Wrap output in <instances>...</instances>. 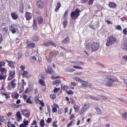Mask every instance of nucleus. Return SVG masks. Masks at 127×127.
Segmentation results:
<instances>
[{"label": "nucleus", "mask_w": 127, "mask_h": 127, "mask_svg": "<svg viewBox=\"0 0 127 127\" xmlns=\"http://www.w3.org/2000/svg\"><path fill=\"white\" fill-rule=\"evenodd\" d=\"M73 79L77 81H80V82L81 80H82L80 78H77L76 77H74L73 78Z\"/></svg>", "instance_id": "a18cd8bd"}, {"label": "nucleus", "mask_w": 127, "mask_h": 127, "mask_svg": "<svg viewBox=\"0 0 127 127\" xmlns=\"http://www.w3.org/2000/svg\"><path fill=\"white\" fill-rule=\"evenodd\" d=\"M20 127H26V126H25L24 124H21L19 126Z\"/></svg>", "instance_id": "774afa93"}, {"label": "nucleus", "mask_w": 127, "mask_h": 127, "mask_svg": "<svg viewBox=\"0 0 127 127\" xmlns=\"http://www.w3.org/2000/svg\"><path fill=\"white\" fill-rule=\"evenodd\" d=\"M49 43L50 44L53 46L56 47V45L51 40L49 41Z\"/></svg>", "instance_id": "72a5a7b5"}, {"label": "nucleus", "mask_w": 127, "mask_h": 127, "mask_svg": "<svg viewBox=\"0 0 127 127\" xmlns=\"http://www.w3.org/2000/svg\"><path fill=\"white\" fill-rule=\"evenodd\" d=\"M31 47L34 48L35 47V44L34 43H31Z\"/></svg>", "instance_id": "bf43d9fd"}, {"label": "nucleus", "mask_w": 127, "mask_h": 127, "mask_svg": "<svg viewBox=\"0 0 127 127\" xmlns=\"http://www.w3.org/2000/svg\"><path fill=\"white\" fill-rule=\"evenodd\" d=\"M18 58H21L22 55V53L20 52H19L18 53Z\"/></svg>", "instance_id": "5fc2aeb1"}, {"label": "nucleus", "mask_w": 127, "mask_h": 127, "mask_svg": "<svg viewBox=\"0 0 127 127\" xmlns=\"http://www.w3.org/2000/svg\"><path fill=\"white\" fill-rule=\"evenodd\" d=\"M116 29L119 31H121L122 29L121 27L119 25H117L116 27Z\"/></svg>", "instance_id": "c9c22d12"}, {"label": "nucleus", "mask_w": 127, "mask_h": 127, "mask_svg": "<svg viewBox=\"0 0 127 127\" xmlns=\"http://www.w3.org/2000/svg\"><path fill=\"white\" fill-rule=\"evenodd\" d=\"M108 5L110 7L112 8H115L117 7V5L116 4L111 2H109Z\"/></svg>", "instance_id": "2eb2a0df"}, {"label": "nucleus", "mask_w": 127, "mask_h": 127, "mask_svg": "<svg viewBox=\"0 0 127 127\" xmlns=\"http://www.w3.org/2000/svg\"><path fill=\"white\" fill-rule=\"evenodd\" d=\"M66 93L69 95H72L73 94V92L71 90H69L66 92Z\"/></svg>", "instance_id": "79ce46f5"}, {"label": "nucleus", "mask_w": 127, "mask_h": 127, "mask_svg": "<svg viewBox=\"0 0 127 127\" xmlns=\"http://www.w3.org/2000/svg\"><path fill=\"white\" fill-rule=\"evenodd\" d=\"M0 71L1 72V74H5L6 75V73L7 72L6 68L3 67L1 68L0 69Z\"/></svg>", "instance_id": "aec40b11"}, {"label": "nucleus", "mask_w": 127, "mask_h": 127, "mask_svg": "<svg viewBox=\"0 0 127 127\" xmlns=\"http://www.w3.org/2000/svg\"><path fill=\"white\" fill-rule=\"evenodd\" d=\"M79 10L77 8L75 9V11L72 12L70 15L71 18L73 19H76L79 15Z\"/></svg>", "instance_id": "7ed1b4c3"}, {"label": "nucleus", "mask_w": 127, "mask_h": 127, "mask_svg": "<svg viewBox=\"0 0 127 127\" xmlns=\"http://www.w3.org/2000/svg\"><path fill=\"white\" fill-rule=\"evenodd\" d=\"M123 33L124 34H126L127 33V30L126 29H124L123 31Z\"/></svg>", "instance_id": "69168bd1"}, {"label": "nucleus", "mask_w": 127, "mask_h": 127, "mask_svg": "<svg viewBox=\"0 0 127 127\" xmlns=\"http://www.w3.org/2000/svg\"><path fill=\"white\" fill-rule=\"evenodd\" d=\"M73 123V121H71L69 123H68V124L67 125V127H70L71 125L72 124V123Z\"/></svg>", "instance_id": "e2e57ef3"}, {"label": "nucleus", "mask_w": 127, "mask_h": 127, "mask_svg": "<svg viewBox=\"0 0 127 127\" xmlns=\"http://www.w3.org/2000/svg\"><path fill=\"white\" fill-rule=\"evenodd\" d=\"M26 102L27 103H29L30 104H31L32 103V101L31 100L30 98H28L26 100Z\"/></svg>", "instance_id": "de8ad7c7"}, {"label": "nucleus", "mask_w": 127, "mask_h": 127, "mask_svg": "<svg viewBox=\"0 0 127 127\" xmlns=\"http://www.w3.org/2000/svg\"><path fill=\"white\" fill-rule=\"evenodd\" d=\"M22 114L27 118H29L30 115V113L28 110L23 109L21 110Z\"/></svg>", "instance_id": "423d86ee"}, {"label": "nucleus", "mask_w": 127, "mask_h": 127, "mask_svg": "<svg viewBox=\"0 0 127 127\" xmlns=\"http://www.w3.org/2000/svg\"><path fill=\"white\" fill-rule=\"evenodd\" d=\"M37 19L38 23L39 24H41L43 22V19L41 16H39L37 17Z\"/></svg>", "instance_id": "ddd939ff"}, {"label": "nucleus", "mask_w": 127, "mask_h": 127, "mask_svg": "<svg viewBox=\"0 0 127 127\" xmlns=\"http://www.w3.org/2000/svg\"><path fill=\"white\" fill-rule=\"evenodd\" d=\"M16 116L20 120H21L22 119V117L20 112H18L16 114Z\"/></svg>", "instance_id": "b1692460"}, {"label": "nucleus", "mask_w": 127, "mask_h": 127, "mask_svg": "<svg viewBox=\"0 0 127 127\" xmlns=\"http://www.w3.org/2000/svg\"><path fill=\"white\" fill-rule=\"evenodd\" d=\"M89 97H90L91 98L93 99V100H98L97 98L96 97L94 96H91V95H90Z\"/></svg>", "instance_id": "e433bc0d"}, {"label": "nucleus", "mask_w": 127, "mask_h": 127, "mask_svg": "<svg viewBox=\"0 0 127 127\" xmlns=\"http://www.w3.org/2000/svg\"><path fill=\"white\" fill-rule=\"evenodd\" d=\"M56 122H57L55 121V122H54L53 123V125L55 127H58V125H57V124H56Z\"/></svg>", "instance_id": "338daca9"}, {"label": "nucleus", "mask_w": 127, "mask_h": 127, "mask_svg": "<svg viewBox=\"0 0 127 127\" xmlns=\"http://www.w3.org/2000/svg\"><path fill=\"white\" fill-rule=\"evenodd\" d=\"M41 45H42V46L46 47H48L49 46V44L47 42H45L42 44Z\"/></svg>", "instance_id": "4c0bfd02"}, {"label": "nucleus", "mask_w": 127, "mask_h": 127, "mask_svg": "<svg viewBox=\"0 0 127 127\" xmlns=\"http://www.w3.org/2000/svg\"><path fill=\"white\" fill-rule=\"evenodd\" d=\"M122 118L123 119L127 120V113H123L122 115Z\"/></svg>", "instance_id": "4be33fe9"}, {"label": "nucleus", "mask_w": 127, "mask_h": 127, "mask_svg": "<svg viewBox=\"0 0 127 127\" xmlns=\"http://www.w3.org/2000/svg\"><path fill=\"white\" fill-rule=\"evenodd\" d=\"M27 74V72L25 71H24V73L22 74V75L23 76V77H28V76H26V75Z\"/></svg>", "instance_id": "f704fd0d"}, {"label": "nucleus", "mask_w": 127, "mask_h": 127, "mask_svg": "<svg viewBox=\"0 0 127 127\" xmlns=\"http://www.w3.org/2000/svg\"><path fill=\"white\" fill-rule=\"evenodd\" d=\"M89 27L95 30V27L94 25H93L91 24L90 25Z\"/></svg>", "instance_id": "864d4df0"}, {"label": "nucleus", "mask_w": 127, "mask_h": 127, "mask_svg": "<svg viewBox=\"0 0 127 127\" xmlns=\"http://www.w3.org/2000/svg\"><path fill=\"white\" fill-rule=\"evenodd\" d=\"M40 124L41 126H44L45 125L44 121V120H41L40 122Z\"/></svg>", "instance_id": "ea45409f"}, {"label": "nucleus", "mask_w": 127, "mask_h": 127, "mask_svg": "<svg viewBox=\"0 0 127 127\" xmlns=\"http://www.w3.org/2000/svg\"><path fill=\"white\" fill-rule=\"evenodd\" d=\"M71 63H73L75 64H76L78 65H84V63L82 62H79V61H77V62H73L72 61L71 62Z\"/></svg>", "instance_id": "a211bd4d"}, {"label": "nucleus", "mask_w": 127, "mask_h": 127, "mask_svg": "<svg viewBox=\"0 0 127 127\" xmlns=\"http://www.w3.org/2000/svg\"><path fill=\"white\" fill-rule=\"evenodd\" d=\"M3 31L5 32H7L8 31V28H4L3 29Z\"/></svg>", "instance_id": "052dcab7"}, {"label": "nucleus", "mask_w": 127, "mask_h": 127, "mask_svg": "<svg viewBox=\"0 0 127 127\" xmlns=\"http://www.w3.org/2000/svg\"><path fill=\"white\" fill-rule=\"evenodd\" d=\"M11 17L14 20L17 19L18 17V14L15 12L11 13Z\"/></svg>", "instance_id": "1a4fd4ad"}, {"label": "nucleus", "mask_w": 127, "mask_h": 127, "mask_svg": "<svg viewBox=\"0 0 127 127\" xmlns=\"http://www.w3.org/2000/svg\"><path fill=\"white\" fill-rule=\"evenodd\" d=\"M50 96L51 98L53 99H55L56 98V96L55 95H52Z\"/></svg>", "instance_id": "4d7b16f0"}, {"label": "nucleus", "mask_w": 127, "mask_h": 127, "mask_svg": "<svg viewBox=\"0 0 127 127\" xmlns=\"http://www.w3.org/2000/svg\"><path fill=\"white\" fill-rule=\"evenodd\" d=\"M15 71L13 72L11 71L9 73L10 75L8 79V80H11L13 76L15 75Z\"/></svg>", "instance_id": "9d476101"}, {"label": "nucleus", "mask_w": 127, "mask_h": 127, "mask_svg": "<svg viewBox=\"0 0 127 127\" xmlns=\"http://www.w3.org/2000/svg\"><path fill=\"white\" fill-rule=\"evenodd\" d=\"M19 96V95L17 93L14 96V98L15 99H17L18 98Z\"/></svg>", "instance_id": "09e8293b"}, {"label": "nucleus", "mask_w": 127, "mask_h": 127, "mask_svg": "<svg viewBox=\"0 0 127 127\" xmlns=\"http://www.w3.org/2000/svg\"><path fill=\"white\" fill-rule=\"evenodd\" d=\"M23 123H24V124H25V126H26V125H28L29 122L28 121H23Z\"/></svg>", "instance_id": "6e6d98bb"}, {"label": "nucleus", "mask_w": 127, "mask_h": 127, "mask_svg": "<svg viewBox=\"0 0 127 127\" xmlns=\"http://www.w3.org/2000/svg\"><path fill=\"white\" fill-rule=\"evenodd\" d=\"M16 81V80H12L10 82V83L11 84V85L12 86V88L13 89H14L16 85V84L15 83V82Z\"/></svg>", "instance_id": "5701e85b"}, {"label": "nucleus", "mask_w": 127, "mask_h": 127, "mask_svg": "<svg viewBox=\"0 0 127 127\" xmlns=\"http://www.w3.org/2000/svg\"><path fill=\"white\" fill-rule=\"evenodd\" d=\"M46 73H48L49 74H51L53 72V70L51 68L48 66L47 67V70L46 71Z\"/></svg>", "instance_id": "412c9836"}, {"label": "nucleus", "mask_w": 127, "mask_h": 127, "mask_svg": "<svg viewBox=\"0 0 127 127\" xmlns=\"http://www.w3.org/2000/svg\"><path fill=\"white\" fill-rule=\"evenodd\" d=\"M73 67L75 68H79V69H82V68L81 67H79L77 66H73Z\"/></svg>", "instance_id": "8fccbe9b"}, {"label": "nucleus", "mask_w": 127, "mask_h": 127, "mask_svg": "<svg viewBox=\"0 0 127 127\" xmlns=\"http://www.w3.org/2000/svg\"><path fill=\"white\" fill-rule=\"evenodd\" d=\"M39 83L40 84H41L43 86L45 85V84H44V82L43 80L40 79L39 80Z\"/></svg>", "instance_id": "473e14b6"}, {"label": "nucleus", "mask_w": 127, "mask_h": 127, "mask_svg": "<svg viewBox=\"0 0 127 127\" xmlns=\"http://www.w3.org/2000/svg\"><path fill=\"white\" fill-rule=\"evenodd\" d=\"M6 61L8 63V65L10 66V67H11L12 68L14 67V64L15 63V62H13L12 61H9L7 60H6Z\"/></svg>", "instance_id": "4468645a"}, {"label": "nucleus", "mask_w": 127, "mask_h": 127, "mask_svg": "<svg viewBox=\"0 0 127 127\" xmlns=\"http://www.w3.org/2000/svg\"><path fill=\"white\" fill-rule=\"evenodd\" d=\"M57 109L56 107H54L52 109V112H57Z\"/></svg>", "instance_id": "3c124183"}, {"label": "nucleus", "mask_w": 127, "mask_h": 127, "mask_svg": "<svg viewBox=\"0 0 127 127\" xmlns=\"http://www.w3.org/2000/svg\"><path fill=\"white\" fill-rule=\"evenodd\" d=\"M89 104L87 103H85L84 104V106H83V107H84V108H86V109L87 110V109L89 108Z\"/></svg>", "instance_id": "2f4dec72"}, {"label": "nucleus", "mask_w": 127, "mask_h": 127, "mask_svg": "<svg viewBox=\"0 0 127 127\" xmlns=\"http://www.w3.org/2000/svg\"><path fill=\"white\" fill-rule=\"evenodd\" d=\"M0 64L2 66H4L5 64V63L4 62H0Z\"/></svg>", "instance_id": "680f3d73"}, {"label": "nucleus", "mask_w": 127, "mask_h": 127, "mask_svg": "<svg viewBox=\"0 0 127 127\" xmlns=\"http://www.w3.org/2000/svg\"><path fill=\"white\" fill-rule=\"evenodd\" d=\"M80 82L82 83V85L83 87H91L92 86L91 84H88L87 81H84L82 80H81Z\"/></svg>", "instance_id": "6e6552de"}, {"label": "nucleus", "mask_w": 127, "mask_h": 127, "mask_svg": "<svg viewBox=\"0 0 127 127\" xmlns=\"http://www.w3.org/2000/svg\"><path fill=\"white\" fill-rule=\"evenodd\" d=\"M32 40L34 41H37L39 40V39L37 36H35L32 37Z\"/></svg>", "instance_id": "7c9ffc66"}, {"label": "nucleus", "mask_w": 127, "mask_h": 127, "mask_svg": "<svg viewBox=\"0 0 127 127\" xmlns=\"http://www.w3.org/2000/svg\"><path fill=\"white\" fill-rule=\"evenodd\" d=\"M86 110H87L86 109V108H84V107H83L82 108L80 112V115H82L83 114L84 112L86 111Z\"/></svg>", "instance_id": "bb28decb"}, {"label": "nucleus", "mask_w": 127, "mask_h": 127, "mask_svg": "<svg viewBox=\"0 0 127 127\" xmlns=\"http://www.w3.org/2000/svg\"><path fill=\"white\" fill-rule=\"evenodd\" d=\"M122 59L127 61V56H125L122 57Z\"/></svg>", "instance_id": "0e129e2a"}, {"label": "nucleus", "mask_w": 127, "mask_h": 127, "mask_svg": "<svg viewBox=\"0 0 127 127\" xmlns=\"http://www.w3.org/2000/svg\"><path fill=\"white\" fill-rule=\"evenodd\" d=\"M67 21L65 20L63 22V24L64 25V28H65L67 25Z\"/></svg>", "instance_id": "a19ab883"}, {"label": "nucleus", "mask_w": 127, "mask_h": 127, "mask_svg": "<svg viewBox=\"0 0 127 127\" xmlns=\"http://www.w3.org/2000/svg\"><path fill=\"white\" fill-rule=\"evenodd\" d=\"M60 90V88H55L54 90V93H57Z\"/></svg>", "instance_id": "49530a36"}, {"label": "nucleus", "mask_w": 127, "mask_h": 127, "mask_svg": "<svg viewBox=\"0 0 127 127\" xmlns=\"http://www.w3.org/2000/svg\"><path fill=\"white\" fill-rule=\"evenodd\" d=\"M68 89V87L66 85L61 86V89L62 90L64 91L65 90H66Z\"/></svg>", "instance_id": "cd10ccee"}, {"label": "nucleus", "mask_w": 127, "mask_h": 127, "mask_svg": "<svg viewBox=\"0 0 127 127\" xmlns=\"http://www.w3.org/2000/svg\"><path fill=\"white\" fill-rule=\"evenodd\" d=\"M24 4L23 3L20 4L19 7V11L20 12L23 14L24 13L23 10L24 9Z\"/></svg>", "instance_id": "f8f14e48"}, {"label": "nucleus", "mask_w": 127, "mask_h": 127, "mask_svg": "<svg viewBox=\"0 0 127 127\" xmlns=\"http://www.w3.org/2000/svg\"><path fill=\"white\" fill-rule=\"evenodd\" d=\"M74 108L75 112L78 111V108L75 104V105L74 106Z\"/></svg>", "instance_id": "58836bf2"}, {"label": "nucleus", "mask_w": 127, "mask_h": 127, "mask_svg": "<svg viewBox=\"0 0 127 127\" xmlns=\"http://www.w3.org/2000/svg\"><path fill=\"white\" fill-rule=\"evenodd\" d=\"M117 41L116 37L111 36L109 37L107 39L106 45L107 46L114 44Z\"/></svg>", "instance_id": "f03ea898"}, {"label": "nucleus", "mask_w": 127, "mask_h": 127, "mask_svg": "<svg viewBox=\"0 0 127 127\" xmlns=\"http://www.w3.org/2000/svg\"><path fill=\"white\" fill-rule=\"evenodd\" d=\"M11 106L14 108H18V106H17V105H16L15 103H12L11 105Z\"/></svg>", "instance_id": "603ef678"}, {"label": "nucleus", "mask_w": 127, "mask_h": 127, "mask_svg": "<svg viewBox=\"0 0 127 127\" xmlns=\"http://www.w3.org/2000/svg\"><path fill=\"white\" fill-rule=\"evenodd\" d=\"M27 47L30 48L31 47V43L29 41H27Z\"/></svg>", "instance_id": "c03bdc74"}, {"label": "nucleus", "mask_w": 127, "mask_h": 127, "mask_svg": "<svg viewBox=\"0 0 127 127\" xmlns=\"http://www.w3.org/2000/svg\"><path fill=\"white\" fill-rule=\"evenodd\" d=\"M97 112V114L98 115L101 114L102 112L101 109L99 108H97L96 109Z\"/></svg>", "instance_id": "a878e982"}, {"label": "nucleus", "mask_w": 127, "mask_h": 127, "mask_svg": "<svg viewBox=\"0 0 127 127\" xmlns=\"http://www.w3.org/2000/svg\"><path fill=\"white\" fill-rule=\"evenodd\" d=\"M92 44L90 43H88L86 44V48L87 50H89L91 48Z\"/></svg>", "instance_id": "6ab92c4d"}, {"label": "nucleus", "mask_w": 127, "mask_h": 127, "mask_svg": "<svg viewBox=\"0 0 127 127\" xmlns=\"http://www.w3.org/2000/svg\"><path fill=\"white\" fill-rule=\"evenodd\" d=\"M26 17L27 20H29L31 18L32 15L31 13L29 12H27L26 14Z\"/></svg>", "instance_id": "9b49d317"}, {"label": "nucleus", "mask_w": 127, "mask_h": 127, "mask_svg": "<svg viewBox=\"0 0 127 127\" xmlns=\"http://www.w3.org/2000/svg\"><path fill=\"white\" fill-rule=\"evenodd\" d=\"M6 77V75L5 74H1L0 75V79H4Z\"/></svg>", "instance_id": "c85d7f7f"}, {"label": "nucleus", "mask_w": 127, "mask_h": 127, "mask_svg": "<svg viewBox=\"0 0 127 127\" xmlns=\"http://www.w3.org/2000/svg\"><path fill=\"white\" fill-rule=\"evenodd\" d=\"M61 81L60 80H58L53 81V85L57 84H58L60 83Z\"/></svg>", "instance_id": "c756f323"}, {"label": "nucleus", "mask_w": 127, "mask_h": 127, "mask_svg": "<svg viewBox=\"0 0 127 127\" xmlns=\"http://www.w3.org/2000/svg\"><path fill=\"white\" fill-rule=\"evenodd\" d=\"M37 6L39 8L42 9L44 8V2L43 1L40 0L36 2Z\"/></svg>", "instance_id": "0eeeda50"}, {"label": "nucleus", "mask_w": 127, "mask_h": 127, "mask_svg": "<svg viewBox=\"0 0 127 127\" xmlns=\"http://www.w3.org/2000/svg\"><path fill=\"white\" fill-rule=\"evenodd\" d=\"M69 42V37L68 36L66 37L62 41V43H63L65 44L68 43Z\"/></svg>", "instance_id": "dca6fc26"}, {"label": "nucleus", "mask_w": 127, "mask_h": 127, "mask_svg": "<svg viewBox=\"0 0 127 127\" xmlns=\"http://www.w3.org/2000/svg\"><path fill=\"white\" fill-rule=\"evenodd\" d=\"M47 111L48 113L50 114V106L49 105H47Z\"/></svg>", "instance_id": "37998d69"}, {"label": "nucleus", "mask_w": 127, "mask_h": 127, "mask_svg": "<svg viewBox=\"0 0 127 127\" xmlns=\"http://www.w3.org/2000/svg\"><path fill=\"white\" fill-rule=\"evenodd\" d=\"M67 70L69 72H72L74 71H75V69L73 68H70L69 69Z\"/></svg>", "instance_id": "13d9d810"}, {"label": "nucleus", "mask_w": 127, "mask_h": 127, "mask_svg": "<svg viewBox=\"0 0 127 127\" xmlns=\"http://www.w3.org/2000/svg\"><path fill=\"white\" fill-rule=\"evenodd\" d=\"M61 6V4L59 2H58L57 4L56 8L55 10V12H57L59 10V8H60Z\"/></svg>", "instance_id": "f3484780"}, {"label": "nucleus", "mask_w": 127, "mask_h": 127, "mask_svg": "<svg viewBox=\"0 0 127 127\" xmlns=\"http://www.w3.org/2000/svg\"><path fill=\"white\" fill-rule=\"evenodd\" d=\"M100 46L99 44L96 42H93L92 44L91 49L93 52H95L97 51Z\"/></svg>", "instance_id": "20e7f679"}, {"label": "nucleus", "mask_w": 127, "mask_h": 127, "mask_svg": "<svg viewBox=\"0 0 127 127\" xmlns=\"http://www.w3.org/2000/svg\"><path fill=\"white\" fill-rule=\"evenodd\" d=\"M18 27L17 25L15 24H12L9 27V30L13 34L16 33L17 31L18 30Z\"/></svg>", "instance_id": "39448f33"}, {"label": "nucleus", "mask_w": 127, "mask_h": 127, "mask_svg": "<svg viewBox=\"0 0 127 127\" xmlns=\"http://www.w3.org/2000/svg\"><path fill=\"white\" fill-rule=\"evenodd\" d=\"M122 48L124 50H127V41L125 43L122 47Z\"/></svg>", "instance_id": "393cba45"}, {"label": "nucleus", "mask_w": 127, "mask_h": 127, "mask_svg": "<svg viewBox=\"0 0 127 127\" xmlns=\"http://www.w3.org/2000/svg\"><path fill=\"white\" fill-rule=\"evenodd\" d=\"M105 78L106 79L110 80V81H108L104 80L103 81V82L105 84V86L107 87L112 86H113L112 83L118 81V79L116 77L111 75L105 76Z\"/></svg>", "instance_id": "f257e3e1"}]
</instances>
